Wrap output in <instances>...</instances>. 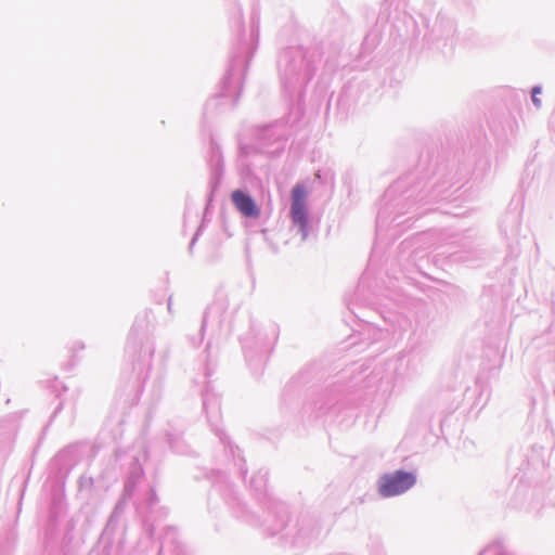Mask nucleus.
Returning a JSON list of instances; mask_svg holds the SVG:
<instances>
[{
	"label": "nucleus",
	"mask_w": 555,
	"mask_h": 555,
	"mask_svg": "<svg viewBox=\"0 0 555 555\" xmlns=\"http://www.w3.org/2000/svg\"><path fill=\"white\" fill-rule=\"evenodd\" d=\"M231 199L235 208L247 218H257L260 214L255 201L241 190H235L231 194Z\"/></svg>",
	"instance_id": "nucleus-3"
},
{
	"label": "nucleus",
	"mask_w": 555,
	"mask_h": 555,
	"mask_svg": "<svg viewBox=\"0 0 555 555\" xmlns=\"http://www.w3.org/2000/svg\"><path fill=\"white\" fill-rule=\"evenodd\" d=\"M416 482L414 474L403 470H397L391 474H385L379 480L378 491L385 498L402 494Z\"/></svg>",
	"instance_id": "nucleus-1"
},
{
	"label": "nucleus",
	"mask_w": 555,
	"mask_h": 555,
	"mask_svg": "<svg viewBox=\"0 0 555 555\" xmlns=\"http://www.w3.org/2000/svg\"><path fill=\"white\" fill-rule=\"evenodd\" d=\"M541 92V89L540 87H534L532 89V102L534 103L535 106L540 107L541 106V100L539 99V93Z\"/></svg>",
	"instance_id": "nucleus-4"
},
{
	"label": "nucleus",
	"mask_w": 555,
	"mask_h": 555,
	"mask_svg": "<svg viewBox=\"0 0 555 555\" xmlns=\"http://www.w3.org/2000/svg\"><path fill=\"white\" fill-rule=\"evenodd\" d=\"M307 191L302 185H295L292 190L291 217L293 222L299 227L302 237L308 235V217L306 210Z\"/></svg>",
	"instance_id": "nucleus-2"
}]
</instances>
